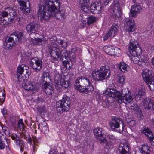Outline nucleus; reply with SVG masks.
I'll return each mask as SVG.
<instances>
[{
	"label": "nucleus",
	"mask_w": 154,
	"mask_h": 154,
	"mask_svg": "<svg viewBox=\"0 0 154 154\" xmlns=\"http://www.w3.org/2000/svg\"><path fill=\"white\" fill-rule=\"evenodd\" d=\"M48 44V51L51 57L54 60H63L64 58L66 59L68 57L72 64L76 61V56L75 53L77 51L76 47H73L71 51L67 53L64 50H61L57 46L62 47L65 48L67 46V42L61 39L57 40V38L54 36H49L47 40Z\"/></svg>",
	"instance_id": "obj_1"
},
{
	"label": "nucleus",
	"mask_w": 154,
	"mask_h": 154,
	"mask_svg": "<svg viewBox=\"0 0 154 154\" xmlns=\"http://www.w3.org/2000/svg\"><path fill=\"white\" fill-rule=\"evenodd\" d=\"M60 5L59 0H44L39 5L38 17L42 20H47L53 17L60 20H63L65 17V12L63 11H59Z\"/></svg>",
	"instance_id": "obj_2"
},
{
	"label": "nucleus",
	"mask_w": 154,
	"mask_h": 154,
	"mask_svg": "<svg viewBox=\"0 0 154 154\" xmlns=\"http://www.w3.org/2000/svg\"><path fill=\"white\" fill-rule=\"evenodd\" d=\"M103 94L106 98H115L119 103H123L128 105L132 104L133 102V98L128 89H122L120 93L114 89L107 88L103 92Z\"/></svg>",
	"instance_id": "obj_3"
},
{
	"label": "nucleus",
	"mask_w": 154,
	"mask_h": 154,
	"mask_svg": "<svg viewBox=\"0 0 154 154\" xmlns=\"http://www.w3.org/2000/svg\"><path fill=\"white\" fill-rule=\"evenodd\" d=\"M128 49L131 55L132 56L131 62L135 64H138L140 66H143L148 62V60L144 58L143 56H141L140 57L139 56L141 53L142 51L140 48H139V51H137L139 47L138 43L134 39L130 40L128 45Z\"/></svg>",
	"instance_id": "obj_4"
},
{
	"label": "nucleus",
	"mask_w": 154,
	"mask_h": 154,
	"mask_svg": "<svg viewBox=\"0 0 154 154\" xmlns=\"http://www.w3.org/2000/svg\"><path fill=\"white\" fill-rule=\"evenodd\" d=\"M110 74L109 67L107 66H101L100 69H96L93 70L92 72V77L94 81H99L104 80L107 78Z\"/></svg>",
	"instance_id": "obj_5"
},
{
	"label": "nucleus",
	"mask_w": 154,
	"mask_h": 154,
	"mask_svg": "<svg viewBox=\"0 0 154 154\" xmlns=\"http://www.w3.org/2000/svg\"><path fill=\"white\" fill-rule=\"evenodd\" d=\"M70 98L67 96L64 95L62 100L57 102V110L60 113L67 112L70 109Z\"/></svg>",
	"instance_id": "obj_6"
},
{
	"label": "nucleus",
	"mask_w": 154,
	"mask_h": 154,
	"mask_svg": "<svg viewBox=\"0 0 154 154\" xmlns=\"http://www.w3.org/2000/svg\"><path fill=\"white\" fill-rule=\"evenodd\" d=\"M93 133L96 137L101 143H106L107 141L106 138H104L106 131L102 128H95L93 130Z\"/></svg>",
	"instance_id": "obj_7"
},
{
	"label": "nucleus",
	"mask_w": 154,
	"mask_h": 154,
	"mask_svg": "<svg viewBox=\"0 0 154 154\" xmlns=\"http://www.w3.org/2000/svg\"><path fill=\"white\" fill-rule=\"evenodd\" d=\"M89 79L83 77H78L75 81V89L79 92L80 90L89 84Z\"/></svg>",
	"instance_id": "obj_8"
},
{
	"label": "nucleus",
	"mask_w": 154,
	"mask_h": 154,
	"mask_svg": "<svg viewBox=\"0 0 154 154\" xmlns=\"http://www.w3.org/2000/svg\"><path fill=\"white\" fill-rule=\"evenodd\" d=\"M121 120L119 119L112 117V120L109 123L110 127L112 130L113 131H116L120 133H122L123 130V127H122V129H118L120 127V122Z\"/></svg>",
	"instance_id": "obj_9"
},
{
	"label": "nucleus",
	"mask_w": 154,
	"mask_h": 154,
	"mask_svg": "<svg viewBox=\"0 0 154 154\" xmlns=\"http://www.w3.org/2000/svg\"><path fill=\"white\" fill-rule=\"evenodd\" d=\"M124 26L126 32L130 33L135 31V23L133 19L126 18L124 19Z\"/></svg>",
	"instance_id": "obj_10"
},
{
	"label": "nucleus",
	"mask_w": 154,
	"mask_h": 154,
	"mask_svg": "<svg viewBox=\"0 0 154 154\" xmlns=\"http://www.w3.org/2000/svg\"><path fill=\"white\" fill-rule=\"evenodd\" d=\"M42 61L38 58L35 57L32 58L30 62V66L35 72L40 71L42 67Z\"/></svg>",
	"instance_id": "obj_11"
},
{
	"label": "nucleus",
	"mask_w": 154,
	"mask_h": 154,
	"mask_svg": "<svg viewBox=\"0 0 154 154\" xmlns=\"http://www.w3.org/2000/svg\"><path fill=\"white\" fill-rule=\"evenodd\" d=\"M38 84L35 82H27L23 84V88L26 90L32 92H36L38 89Z\"/></svg>",
	"instance_id": "obj_12"
},
{
	"label": "nucleus",
	"mask_w": 154,
	"mask_h": 154,
	"mask_svg": "<svg viewBox=\"0 0 154 154\" xmlns=\"http://www.w3.org/2000/svg\"><path fill=\"white\" fill-rule=\"evenodd\" d=\"M118 27L117 25L114 24L111 27L109 30L103 37V40L105 41L109 38H112L116 35L118 32Z\"/></svg>",
	"instance_id": "obj_13"
},
{
	"label": "nucleus",
	"mask_w": 154,
	"mask_h": 154,
	"mask_svg": "<svg viewBox=\"0 0 154 154\" xmlns=\"http://www.w3.org/2000/svg\"><path fill=\"white\" fill-rule=\"evenodd\" d=\"M23 36V33L21 32H15L10 35L8 39L13 40L14 43L16 44L20 43L22 41Z\"/></svg>",
	"instance_id": "obj_14"
},
{
	"label": "nucleus",
	"mask_w": 154,
	"mask_h": 154,
	"mask_svg": "<svg viewBox=\"0 0 154 154\" xmlns=\"http://www.w3.org/2000/svg\"><path fill=\"white\" fill-rule=\"evenodd\" d=\"M39 27V26L37 24L31 23L27 25L26 29L30 34L32 33L36 34L38 32Z\"/></svg>",
	"instance_id": "obj_15"
},
{
	"label": "nucleus",
	"mask_w": 154,
	"mask_h": 154,
	"mask_svg": "<svg viewBox=\"0 0 154 154\" xmlns=\"http://www.w3.org/2000/svg\"><path fill=\"white\" fill-rule=\"evenodd\" d=\"M20 8L22 10H24L27 13L30 11V3L28 0H17Z\"/></svg>",
	"instance_id": "obj_16"
},
{
	"label": "nucleus",
	"mask_w": 154,
	"mask_h": 154,
	"mask_svg": "<svg viewBox=\"0 0 154 154\" xmlns=\"http://www.w3.org/2000/svg\"><path fill=\"white\" fill-rule=\"evenodd\" d=\"M11 137L12 139L14 141L16 144L20 147V150L22 152L23 151V148L25 144L23 141L20 140V136L16 134H13L11 135Z\"/></svg>",
	"instance_id": "obj_17"
},
{
	"label": "nucleus",
	"mask_w": 154,
	"mask_h": 154,
	"mask_svg": "<svg viewBox=\"0 0 154 154\" xmlns=\"http://www.w3.org/2000/svg\"><path fill=\"white\" fill-rule=\"evenodd\" d=\"M141 132L148 137L151 145L154 146V137L151 131L148 128L144 127L141 130Z\"/></svg>",
	"instance_id": "obj_18"
},
{
	"label": "nucleus",
	"mask_w": 154,
	"mask_h": 154,
	"mask_svg": "<svg viewBox=\"0 0 154 154\" xmlns=\"http://www.w3.org/2000/svg\"><path fill=\"white\" fill-rule=\"evenodd\" d=\"M69 83L67 81H65L61 77L55 82V87L57 90H59L63 87L65 88L68 87Z\"/></svg>",
	"instance_id": "obj_19"
},
{
	"label": "nucleus",
	"mask_w": 154,
	"mask_h": 154,
	"mask_svg": "<svg viewBox=\"0 0 154 154\" xmlns=\"http://www.w3.org/2000/svg\"><path fill=\"white\" fill-rule=\"evenodd\" d=\"M29 67L24 65H22L18 66L17 69L18 75H21L22 74L26 76H29L30 75L29 72Z\"/></svg>",
	"instance_id": "obj_20"
},
{
	"label": "nucleus",
	"mask_w": 154,
	"mask_h": 154,
	"mask_svg": "<svg viewBox=\"0 0 154 154\" xmlns=\"http://www.w3.org/2000/svg\"><path fill=\"white\" fill-rule=\"evenodd\" d=\"M101 10L102 6L100 4L96 3L94 2L91 3L90 10L92 13L97 14L100 12Z\"/></svg>",
	"instance_id": "obj_21"
},
{
	"label": "nucleus",
	"mask_w": 154,
	"mask_h": 154,
	"mask_svg": "<svg viewBox=\"0 0 154 154\" xmlns=\"http://www.w3.org/2000/svg\"><path fill=\"white\" fill-rule=\"evenodd\" d=\"M130 149L129 144L127 143H121L119 147L120 154H127L128 151Z\"/></svg>",
	"instance_id": "obj_22"
},
{
	"label": "nucleus",
	"mask_w": 154,
	"mask_h": 154,
	"mask_svg": "<svg viewBox=\"0 0 154 154\" xmlns=\"http://www.w3.org/2000/svg\"><path fill=\"white\" fill-rule=\"evenodd\" d=\"M122 11L120 6L118 4L116 5L113 8L112 16L115 20L119 19L122 15Z\"/></svg>",
	"instance_id": "obj_23"
},
{
	"label": "nucleus",
	"mask_w": 154,
	"mask_h": 154,
	"mask_svg": "<svg viewBox=\"0 0 154 154\" xmlns=\"http://www.w3.org/2000/svg\"><path fill=\"white\" fill-rule=\"evenodd\" d=\"M142 10L141 6L139 5H134L132 7L130 11V15L131 17H135L137 13L140 12Z\"/></svg>",
	"instance_id": "obj_24"
},
{
	"label": "nucleus",
	"mask_w": 154,
	"mask_h": 154,
	"mask_svg": "<svg viewBox=\"0 0 154 154\" xmlns=\"http://www.w3.org/2000/svg\"><path fill=\"white\" fill-rule=\"evenodd\" d=\"M143 105L145 108L152 110L154 109V105L149 99L146 97L143 100Z\"/></svg>",
	"instance_id": "obj_25"
},
{
	"label": "nucleus",
	"mask_w": 154,
	"mask_h": 154,
	"mask_svg": "<svg viewBox=\"0 0 154 154\" xmlns=\"http://www.w3.org/2000/svg\"><path fill=\"white\" fill-rule=\"evenodd\" d=\"M44 91L47 95H51L53 93V88L51 85L47 82H45L44 85Z\"/></svg>",
	"instance_id": "obj_26"
},
{
	"label": "nucleus",
	"mask_w": 154,
	"mask_h": 154,
	"mask_svg": "<svg viewBox=\"0 0 154 154\" xmlns=\"http://www.w3.org/2000/svg\"><path fill=\"white\" fill-rule=\"evenodd\" d=\"M142 75V77L146 82L152 79V78L151 77V72L147 69L143 70Z\"/></svg>",
	"instance_id": "obj_27"
},
{
	"label": "nucleus",
	"mask_w": 154,
	"mask_h": 154,
	"mask_svg": "<svg viewBox=\"0 0 154 154\" xmlns=\"http://www.w3.org/2000/svg\"><path fill=\"white\" fill-rule=\"evenodd\" d=\"M104 50L105 53L110 56H115V46H106L104 47Z\"/></svg>",
	"instance_id": "obj_28"
},
{
	"label": "nucleus",
	"mask_w": 154,
	"mask_h": 154,
	"mask_svg": "<svg viewBox=\"0 0 154 154\" xmlns=\"http://www.w3.org/2000/svg\"><path fill=\"white\" fill-rule=\"evenodd\" d=\"M89 84L85 85L82 89H80L81 90L79 91L81 92H88L92 91L94 90V87L91 84L90 81L88 80Z\"/></svg>",
	"instance_id": "obj_29"
},
{
	"label": "nucleus",
	"mask_w": 154,
	"mask_h": 154,
	"mask_svg": "<svg viewBox=\"0 0 154 154\" xmlns=\"http://www.w3.org/2000/svg\"><path fill=\"white\" fill-rule=\"evenodd\" d=\"M33 43L36 45H42L45 44V38L43 36H42L40 38H35L32 41Z\"/></svg>",
	"instance_id": "obj_30"
},
{
	"label": "nucleus",
	"mask_w": 154,
	"mask_h": 154,
	"mask_svg": "<svg viewBox=\"0 0 154 154\" xmlns=\"http://www.w3.org/2000/svg\"><path fill=\"white\" fill-rule=\"evenodd\" d=\"M118 66L119 69L124 72H127L129 69L128 66L124 62H122L119 63L118 65Z\"/></svg>",
	"instance_id": "obj_31"
},
{
	"label": "nucleus",
	"mask_w": 154,
	"mask_h": 154,
	"mask_svg": "<svg viewBox=\"0 0 154 154\" xmlns=\"http://www.w3.org/2000/svg\"><path fill=\"white\" fill-rule=\"evenodd\" d=\"M144 95L145 92L142 89H140L135 94H134L135 99L137 101H139Z\"/></svg>",
	"instance_id": "obj_32"
},
{
	"label": "nucleus",
	"mask_w": 154,
	"mask_h": 154,
	"mask_svg": "<svg viewBox=\"0 0 154 154\" xmlns=\"http://www.w3.org/2000/svg\"><path fill=\"white\" fill-rule=\"evenodd\" d=\"M150 148L146 144H144L142 146L140 149V152L142 154H149Z\"/></svg>",
	"instance_id": "obj_33"
},
{
	"label": "nucleus",
	"mask_w": 154,
	"mask_h": 154,
	"mask_svg": "<svg viewBox=\"0 0 154 154\" xmlns=\"http://www.w3.org/2000/svg\"><path fill=\"white\" fill-rule=\"evenodd\" d=\"M106 138L107 141L106 142L109 140L111 142H112L113 140H116V137L113 134H109L106 133L105 135L104 138Z\"/></svg>",
	"instance_id": "obj_34"
},
{
	"label": "nucleus",
	"mask_w": 154,
	"mask_h": 154,
	"mask_svg": "<svg viewBox=\"0 0 154 154\" xmlns=\"http://www.w3.org/2000/svg\"><path fill=\"white\" fill-rule=\"evenodd\" d=\"M150 89L152 91H154V75L152 77V79L146 82Z\"/></svg>",
	"instance_id": "obj_35"
},
{
	"label": "nucleus",
	"mask_w": 154,
	"mask_h": 154,
	"mask_svg": "<svg viewBox=\"0 0 154 154\" xmlns=\"http://www.w3.org/2000/svg\"><path fill=\"white\" fill-rule=\"evenodd\" d=\"M32 139L34 143L33 146V151L34 152H35L36 151L35 149L37 148L36 146L38 145L37 143L38 142V140L36 136H32Z\"/></svg>",
	"instance_id": "obj_36"
},
{
	"label": "nucleus",
	"mask_w": 154,
	"mask_h": 154,
	"mask_svg": "<svg viewBox=\"0 0 154 154\" xmlns=\"http://www.w3.org/2000/svg\"><path fill=\"white\" fill-rule=\"evenodd\" d=\"M89 4L80 5L81 9L82 11L85 13H87L89 11V8L88 5Z\"/></svg>",
	"instance_id": "obj_37"
},
{
	"label": "nucleus",
	"mask_w": 154,
	"mask_h": 154,
	"mask_svg": "<svg viewBox=\"0 0 154 154\" xmlns=\"http://www.w3.org/2000/svg\"><path fill=\"white\" fill-rule=\"evenodd\" d=\"M5 93L2 92L0 93V105H1L5 101Z\"/></svg>",
	"instance_id": "obj_38"
},
{
	"label": "nucleus",
	"mask_w": 154,
	"mask_h": 154,
	"mask_svg": "<svg viewBox=\"0 0 154 154\" xmlns=\"http://www.w3.org/2000/svg\"><path fill=\"white\" fill-rule=\"evenodd\" d=\"M9 37L10 36L7 37L5 39V41L6 42H7V44H8V45H9V47H10L11 48L12 47L13 45H16V44L15 43H14L13 41V40H11L8 39H9Z\"/></svg>",
	"instance_id": "obj_39"
},
{
	"label": "nucleus",
	"mask_w": 154,
	"mask_h": 154,
	"mask_svg": "<svg viewBox=\"0 0 154 154\" xmlns=\"http://www.w3.org/2000/svg\"><path fill=\"white\" fill-rule=\"evenodd\" d=\"M5 140L8 143L6 137L0 139V149L2 150L5 148V144L3 142Z\"/></svg>",
	"instance_id": "obj_40"
},
{
	"label": "nucleus",
	"mask_w": 154,
	"mask_h": 154,
	"mask_svg": "<svg viewBox=\"0 0 154 154\" xmlns=\"http://www.w3.org/2000/svg\"><path fill=\"white\" fill-rule=\"evenodd\" d=\"M18 128L20 130L23 129L25 127V125L23 122V120L20 119L19 120L17 123Z\"/></svg>",
	"instance_id": "obj_41"
},
{
	"label": "nucleus",
	"mask_w": 154,
	"mask_h": 154,
	"mask_svg": "<svg viewBox=\"0 0 154 154\" xmlns=\"http://www.w3.org/2000/svg\"><path fill=\"white\" fill-rule=\"evenodd\" d=\"M95 18L92 16H90L87 18V24L88 25H90L94 23L95 21Z\"/></svg>",
	"instance_id": "obj_42"
},
{
	"label": "nucleus",
	"mask_w": 154,
	"mask_h": 154,
	"mask_svg": "<svg viewBox=\"0 0 154 154\" xmlns=\"http://www.w3.org/2000/svg\"><path fill=\"white\" fill-rule=\"evenodd\" d=\"M41 127V131L42 132L44 133H47L48 132V127L45 124L44 125H42Z\"/></svg>",
	"instance_id": "obj_43"
},
{
	"label": "nucleus",
	"mask_w": 154,
	"mask_h": 154,
	"mask_svg": "<svg viewBox=\"0 0 154 154\" xmlns=\"http://www.w3.org/2000/svg\"><path fill=\"white\" fill-rule=\"evenodd\" d=\"M8 11L9 15L12 17H14L16 15L15 11L11 8H8Z\"/></svg>",
	"instance_id": "obj_44"
},
{
	"label": "nucleus",
	"mask_w": 154,
	"mask_h": 154,
	"mask_svg": "<svg viewBox=\"0 0 154 154\" xmlns=\"http://www.w3.org/2000/svg\"><path fill=\"white\" fill-rule=\"evenodd\" d=\"M49 74L47 72H44L42 76V79L43 81L45 82H47L46 81L47 79V77H49Z\"/></svg>",
	"instance_id": "obj_45"
},
{
	"label": "nucleus",
	"mask_w": 154,
	"mask_h": 154,
	"mask_svg": "<svg viewBox=\"0 0 154 154\" xmlns=\"http://www.w3.org/2000/svg\"><path fill=\"white\" fill-rule=\"evenodd\" d=\"M115 56H119L121 53V49L115 46Z\"/></svg>",
	"instance_id": "obj_46"
},
{
	"label": "nucleus",
	"mask_w": 154,
	"mask_h": 154,
	"mask_svg": "<svg viewBox=\"0 0 154 154\" xmlns=\"http://www.w3.org/2000/svg\"><path fill=\"white\" fill-rule=\"evenodd\" d=\"M125 80V79L124 77L122 75L120 76L118 78V83L122 85H123V83L124 82Z\"/></svg>",
	"instance_id": "obj_47"
},
{
	"label": "nucleus",
	"mask_w": 154,
	"mask_h": 154,
	"mask_svg": "<svg viewBox=\"0 0 154 154\" xmlns=\"http://www.w3.org/2000/svg\"><path fill=\"white\" fill-rule=\"evenodd\" d=\"M137 115L138 117L139 118L141 119L143 118V116L140 109L138 108V109L137 111Z\"/></svg>",
	"instance_id": "obj_48"
},
{
	"label": "nucleus",
	"mask_w": 154,
	"mask_h": 154,
	"mask_svg": "<svg viewBox=\"0 0 154 154\" xmlns=\"http://www.w3.org/2000/svg\"><path fill=\"white\" fill-rule=\"evenodd\" d=\"M95 94L97 100L99 101L102 99L101 95L97 91L95 92Z\"/></svg>",
	"instance_id": "obj_49"
},
{
	"label": "nucleus",
	"mask_w": 154,
	"mask_h": 154,
	"mask_svg": "<svg viewBox=\"0 0 154 154\" xmlns=\"http://www.w3.org/2000/svg\"><path fill=\"white\" fill-rule=\"evenodd\" d=\"M1 21V23H2V25H7L9 24V22L8 21H7L6 20L4 19V18L2 19Z\"/></svg>",
	"instance_id": "obj_50"
},
{
	"label": "nucleus",
	"mask_w": 154,
	"mask_h": 154,
	"mask_svg": "<svg viewBox=\"0 0 154 154\" xmlns=\"http://www.w3.org/2000/svg\"><path fill=\"white\" fill-rule=\"evenodd\" d=\"M6 11H2L1 13V15L3 18L7 17L8 15V8L6 9Z\"/></svg>",
	"instance_id": "obj_51"
},
{
	"label": "nucleus",
	"mask_w": 154,
	"mask_h": 154,
	"mask_svg": "<svg viewBox=\"0 0 154 154\" xmlns=\"http://www.w3.org/2000/svg\"><path fill=\"white\" fill-rule=\"evenodd\" d=\"M79 3L80 5L89 4V0H79Z\"/></svg>",
	"instance_id": "obj_52"
},
{
	"label": "nucleus",
	"mask_w": 154,
	"mask_h": 154,
	"mask_svg": "<svg viewBox=\"0 0 154 154\" xmlns=\"http://www.w3.org/2000/svg\"><path fill=\"white\" fill-rule=\"evenodd\" d=\"M3 48L7 50L11 48L10 47H9V45L5 40L3 42Z\"/></svg>",
	"instance_id": "obj_53"
},
{
	"label": "nucleus",
	"mask_w": 154,
	"mask_h": 154,
	"mask_svg": "<svg viewBox=\"0 0 154 154\" xmlns=\"http://www.w3.org/2000/svg\"><path fill=\"white\" fill-rule=\"evenodd\" d=\"M135 122L134 120H131L128 122L129 125L131 127H133L135 126Z\"/></svg>",
	"instance_id": "obj_54"
},
{
	"label": "nucleus",
	"mask_w": 154,
	"mask_h": 154,
	"mask_svg": "<svg viewBox=\"0 0 154 154\" xmlns=\"http://www.w3.org/2000/svg\"><path fill=\"white\" fill-rule=\"evenodd\" d=\"M7 110L5 108H3L1 109V112L2 113L3 116L5 114L7 113Z\"/></svg>",
	"instance_id": "obj_55"
},
{
	"label": "nucleus",
	"mask_w": 154,
	"mask_h": 154,
	"mask_svg": "<svg viewBox=\"0 0 154 154\" xmlns=\"http://www.w3.org/2000/svg\"><path fill=\"white\" fill-rule=\"evenodd\" d=\"M1 126L2 128V130L4 133H5L6 131L7 128L5 126H4L2 124Z\"/></svg>",
	"instance_id": "obj_56"
},
{
	"label": "nucleus",
	"mask_w": 154,
	"mask_h": 154,
	"mask_svg": "<svg viewBox=\"0 0 154 154\" xmlns=\"http://www.w3.org/2000/svg\"><path fill=\"white\" fill-rule=\"evenodd\" d=\"M134 107H133L132 106H131V109H133V110H136V109L138 107V106L137 104H134Z\"/></svg>",
	"instance_id": "obj_57"
},
{
	"label": "nucleus",
	"mask_w": 154,
	"mask_h": 154,
	"mask_svg": "<svg viewBox=\"0 0 154 154\" xmlns=\"http://www.w3.org/2000/svg\"><path fill=\"white\" fill-rule=\"evenodd\" d=\"M32 139L31 137H29L28 139V143H29L30 145H31L32 143Z\"/></svg>",
	"instance_id": "obj_58"
},
{
	"label": "nucleus",
	"mask_w": 154,
	"mask_h": 154,
	"mask_svg": "<svg viewBox=\"0 0 154 154\" xmlns=\"http://www.w3.org/2000/svg\"><path fill=\"white\" fill-rule=\"evenodd\" d=\"M131 137H132L135 140H137V136H134L133 134H131Z\"/></svg>",
	"instance_id": "obj_59"
},
{
	"label": "nucleus",
	"mask_w": 154,
	"mask_h": 154,
	"mask_svg": "<svg viewBox=\"0 0 154 154\" xmlns=\"http://www.w3.org/2000/svg\"><path fill=\"white\" fill-rule=\"evenodd\" d=\"M2 92L3 93L5 92V90L3 89L2 88L0 87V93L1 92Z\"/></svg>",
	"instance_id": "obj_60"
},
{
	"label": "nucleus",
	"mask_w": 154,
	"mask_h": 154,
	"mask_svg": "<svg viewBox=\"0 0 154 154\" xmlns=\"http://www.w3.org/2000/svg\"><path fill=\"white\" fill-rule=\"evenodd\" d=\"M152 63L153 66H154V57H153L152 60Z\"/></svg>",
	"instance_id": "obj_61"
},
{
	"label": "nucleus",
	"mask_w": 154,
	"mask_h": 154,
	"mask_svg": "<svg viewBox=\"0 0 154 154\" xmlns=\"http://www.w3.org/2000/svg\"><path fill=\"white\" fill-rule=\"evenodd\" d=\"M83 20V25H85L86 23V20Z\"/></svg>",
	"instance_id": "obj_62"
},
{
	"label": "nucleus",
	"mask_w": 154,
	"mask_h": 154,
	"mask_svg": "<svg viewBox=\"0 0 154 154\" xmlns=\"http://www.w3.org/2000/svg\"><path fill=\"white\" fill-rule=\"evenodd\" d=\"M106 0V2H109V1H111V0Z\"/></svg>",
	"instance_id": "obj_63"
},
{
	"label": "nucleus",
	"mask_w": 154,
	"mask_h": 154,
	"mask_svg": "<svg viewBox=\"0 0 154 154\" xmlns=\"http://www.w3.org/2000/svg\"><path fill=\"white\" fill-rule=\"evenodd\" d=\"M43 111V109L42 110H41L39 111H40V112H42Z\"/></svg>",
	"instance_id": "obj_64"
}]
</instances>
